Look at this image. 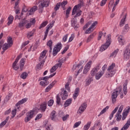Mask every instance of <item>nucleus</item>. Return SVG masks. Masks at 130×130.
<instances>
[{
	"label": "nucleus",
	"instance_id": "ddd939ff",
	"mask_svg": "<svg viewBox=\"0 0 130 130\" xmlns=\"http://www.w3.org/2000/svg\"><path fill=\"white\" fill-rule=\"evenodd\" d=\"M81 7H84V4H81V3H80L78 5H76L73 9L72 15L74 16V15H75V14L77 13V10H78V9H80Z\"/></svg>",
	"mask_w": 130,
	"mask_h": 130
},
{
	"label": "nucleus",
	"instance_id": "a878e982",
	"mask_svg": "<svg viewBox=\"0 0 130 130\" xmlns=\"http://www.w3.org/2000/svg\"><path fill=\"white\" fill-rule=\"evenodd\" d=\"M72 99H69L67 100L64 104V107L66 108V107H68V106H70V105H71V104H72Z\"/></svg>",
	"mask_w": 130,
	"mask_h": 130
},
{
	"label": "nucleus",
	"instance_id": "6e6552de",
	"mask_svg": "<svg viewBox=\"0 0 130 130\" xmlns=\"http://www.w3.org/2000/svg\"><path fill=\"white\" fill-rule=\"evenodd\" d=\"M35 112L34 111H30L28 112L26 114V117L25 118V122H28V121H30L31 120V118L33 117V115H34Z\"/></svg>",
	"mask_w": 130,
	"mask_h": 130
},
{
	"label": "nucleus",
	"instance_id": "a211bd4d",
	"mask_svg": "<svg viewBox=\"0 0 130 130\" xmlns=\"http://www.w3.org/2000/svg\"><path fill=\"white\" fill-rule=\"evenodd\" d=\"M130 125V118L127 120L126 123L121 128L120 130H126L129 127Z\"/></svg>",
	"mask_w": 130,
	"mask_h": 130
},
{
	"label": "nucleus",
	"instance_id": "bf43d9fd",
	"mask_svg": "<svg viewBox=\"0 0 130 130\" xmlns=\"http://www.w3.org/2000/svg\"><path fill=\"white\" fill-rule=\"evenodd\" d=\"M69 46L65 47L64 48V50L61 52L62 54H64V53H66V52H67V51H68V49H69Z\"/></svg>",
	"mask_w": 130,
	"mask_h": 130
},
{
	"label": "nucleus",
	"instance_id": "09e8293b",
	"mask_svg": "<svg viewBox=\"0 0 130 130\" xmlns=\"http://www.w3.org/2000/svg\"><path fill=\"white\" fill-rule=\"evenodd\" d=\"M48 22L47 21H44L40 25V26L39 27V29H41L42 28H43L44 27H45V26H46V25H47Z\"/></svg>",
	"mask_w": 130,
	"mask_h": 130
},
{
	"label": "nucleus",
	"instance_id": "b1692460",
	"mask_svg": "<svg viewBox=\"0 0 130 130\" xmlns=\"http://www.w3.org/2000/svg\"><path fill=\"white\" fill-rule=\"evenodd\" d=\"M47 106V103H44L43 104L41 105V107L40 108V110L44 112V111H45V110L46 109Z\"/></svg>",
	"mask_w": 130,
	"mask_h": 130
},
{
	"label": "nucleus",
	"instance_id": "c756f323",
	"mask_svg": "<svg viewBox=\"0 0 130 130\" xmlns=\"http://www.w3.org/2000/svg\"><path fill=\"white\" fill-rule=\"evenodd\" d=\"M58 68H59V66L57 64H56L51 69L50 73H54Z\"/></svg>",
	"mask_w": 130,
	"mask_h": 130
},
{
	"label": "nucleus",
	"instance_id": "423d86ee",
	"mask_svg": "<svg viewBox=\"0 0 130 130\" xmlns=\"http://www.w3.org/2000/svg\"><path fill=\"white\" fill-rule=\"evenodd\" d=\"M100 63L98 64L96 67H95L91 70L90 75L91 76H92V77H94V76H96V75L98 74V72H99L100 69H101V67H100Z\"/></svg>",
	"mask_w": 130,
	"mask_h": 130
},
{
	"label": "nucleus",
	"instance_id": "f704fd0d",
	"mask_svg": "<svg viewBox=\"0 0 130 130\" xmlns=\"http://www.w3.org/2000/svg\"><path fill=\"white\" fill-rule=\"evenodd\" d=\"M67 5H68V1H64L60 3V6L62 8L63 11L66 10V6H67Z\"/></svg>",
	"mask_w": 130,
	"mask_h": 130
},
{
	"label": "nucleus",
	"instance_id": "412c9836",
	"mask_svg": "<svg viewBox=\"0 0 130 130\" xmlns=\"http://www.w3.org/2000/svg\"><path fill=\"white\" fill-rule=\"evenodd\" d=\"M127 80H125L124 84H123V90L124 95H126L127 93Z\"/></svg>",
	"mask_w": 130,
	"mask_h": 130
},
{
	"label": "nucleus",
	"instance_id": "7c9ffc66",
	"mask_svg": "<svg viewBox=\"0 0 130 130\" xmlns=\"http://www.w3.org/2000/svg\"><path fill=\"white\" fill-rule=\"evenodd\" d=\"M44 62H45V59L43 60L40 63L37 65V69H41L44 65Z\"/></svg>",
	"mask_w": 130,
	"mask_h": 130
},
{
	"label": "nucleus",
	"instance_id": "58836bf2",
	"mask_svg": "<svg viewBox=\"0 0 130 130\" xmlns=\"http://www.w3.org/2000/svg\"><path fill=\"white\" fill-rule=\"evenodd\" d=\"M9 47H10V46L9 45V44L6 43L4 44V46L2 48V49L4 50V52L7 50V49H9Z\"/></svg>",
	"mask_w": 130,
	"mask_h": 130
},
{
	"label": "nucleus",
	"instance_id": "69168bd1",
	"mask_svg": "<svg viewBox=\"0 0 130 130\" xmlns=\"http://www.w3.org/2000/svg\"><path fill=\"white\" fill-rule=\"evenodd\" d=\"M103 36V32L102 31H100L99 34V37L98 38V40H100Z\"/></svg>",
	"mask_w": 130,
	"mask_h": 130
},
{
	"label": "nucleus",
	"instance_id": "052dcab7",
	"mask_svg": "<svg viewBox=\"0 0 130 130\" xmlns=\"http://www.w3.org/2000/svg\"><path fill=\"white\" fill-rule=\"evenodd\" d=\"M123 109V105H121L119 107L117 113H120V114L121 113V112H122Z\"/></svg>",
	"mask_w": 130,
	"mask_h": 130
},
{
	"label": "nucleus",
	"instance_id": "a18cd8bd",
	"mask_svg": "<svg viewBox=\"0 0 130 130\" xmlns=\"http://www.w3.org/2000/svg\"><path fill=\"white\" fill-rule=\"evenodd\" d=\"M118 40L120 45H124V42H123V40L122 39V37H119L118 38Z\"/></svg>",
	"mask_w": 130,
	"mask_h": 130
},
{
	"label": "nucleus",
	"instance_id": "39448f33",
	"mask_svg": "<svg viewBox=\"0 0 130 130\" xmlns=\"http://www.w3.org/2000/svg\"><path fill=\"white\" fill-rule=\"evenodd\" d=\"M123 58L125 61H130V49L128 47H126L123 52Z\"/></svg>",
	"mask_w": 130,
	"mask_h": 130
},
{
	"label": "nucleus",
	"instance_id": "6e6d98bb",
	"mask_svg": "<svg viewBox=\"0 0 130 130\" xmlns=\"http://www.w3.org/2000/svg\"><path fill=\"white\" fill-rule=\"evenodd\" d=\"M53 103H54V101H53V100H50L48 102V106H52V105H53Z\"/></svg>",
	"mask_w": 130,
	"mask_h": 130
},
{
	"label": "nucleus",
	"instance_id": "cd10ccee",
	"mask_svg": "<svg viewBox=\"0 0 130 130\" xmlns=\"http://www.w3.org/2000/svg\"><path fill=\"white\" fill-rule=\"evenodd\" d=\"M103 75H104V71L99 72V73H98L95 75L96 80H99V79H100V78H101V77H102V76H103Z\"/></svg>",
	"mask_w": 130,
	"mask_h": 130
},
{
	"label": "nucleus",
	"instance_id": "c03bdc74",
	"mask_svg": "<svg viewBox=\"0 0 130 130\" xmlns=\"http://www.w3.org/2000/svg\"><path fill=\"white\" fill-rule=\"evenodd\" d=\"M59 8H60V3H57L55 7L54 8V11L56 12L58 10H59Z\"/></svg>",
	"mask_w": 130,
	"mask_h": 130
},
{
	"label": "nucleus",
	"instance_id": "0eeeda50",
	"mask_svg": "<svg viewBox=\"0 0 130 130\" xmlns=\"http://www.w3.org/2000/svg\"><path fill=\"white\" fill-rule=\"evenodd\" d=\"M60 49H61V44L60 43L58 44L56 47H55L53 50L52 54L53 56H55L57 53L60 51Z\"/></svg>",
	"mask_w": 130,
	"mask_h": 130
},
{
	"label": "nucleus",
	"instance_id": "37998d69",
	"mask_svg": "<svg viewBox=\"0 0 130 130\" xmlns=\"http://www.w3.org/2000/svg\"><path fill=\"white\" fill-rule=\"evenodd\" d=\"M117 121H119L120 119H121V115H120V113H117V114L115 115Z\"/></svg>",
	"mask_w": 130,
	"mask_h": 130
},
{
	"label": "nucleus",
	"instance_id": "680f3d73",
	"mask_svg": "<svg viewBox=\"0 0 130 130\" xmlns=\"http://www.w3.org/2000/svg\"><path fill=\"white\" fill-rule=\"evenodd\" d=\"M74 38H75V34H72L69 38V42H72V41L74 40Z\"/></svg>",
	"mask_w": 130,
	"mask_h": 130
},
{
	"label": "nucleus",
	"instance_id": "72a5a7b5",
	"mask_svg": "<svg viewBox=\"0 0 130 130\" xmlns=\"http://www.w3.org/2000/svg\"><path fill=\"white\" fill-rule=\"evenodd\" d=\"M91 123H92V122L89 121L87 123V124L84 126L83 128V130H88L89 128H90V127L91 126Z\"/></svg>",
	"mask_w": 130,
	"mask_h": 130
},
{
	"label": "nucleus",
	"instance_id": "f3484780",
	"mask_svg": "<svg viewBox=\"0 0 130 130\" xmlns=\"http://www.w3.org/2000/svg\"><path fill=\"white\" fill-rule=\"evenodd\" d=\"M27 101V100L26 99H23L22 100L19 101L16 104V106L17 108V109H19L20 108V105H22V104H24L25 102Z\"/></svg>",
	"mask_w": 130,
	"mask_h": 130
},
{
	"label": "nucleus",
	"instance_id": "ea45409f",
	"mask_svg": "<svg viewBox=\"0 0 130 130\" xmlns=\"http://www.w3.org/2000/svg\"><path fill=\"white\" fill-rule=\"evenodd\" d=\"M27 77H28V73L25 72H23L20 76V78L23 79V80H25Z\"/></svg>",
	"mask_w": 130,
	"mask_h": 130
},
{
	"label": "nucleus",
	"instance_id": "8fccbe9b",
	"mask_svg": "<svg viewBox=\"0 0 130 130\" xmlns=\"http://www.w3.org/2000/svg\"><path fill=\"white\" fill-rule=\"evenodd\" d=\"M12 96V94H9V95H8L6 98L4 99V102L5 103H6V102H8V101H9V100H10V98H11V97Z\"/></svg>",
	"mask_w": 130,
	"mask_h": 130
},
{
	"label": "nucleus",
	"instance_id": "4c0bfd02",
	"mask_svg": "<svg viewBox=\"0 0 130 130\" xmlns=\"http://www.w3.org/2000/svg\"><path fill=\"white\" fill-rule=\"evenodd\" d=\"M109 109V106H107L105 108L102 110V111L101 112L100 114L98 115V116H100V115H102V114H104V113H105L106 112L107 110H108Z\"/></svg>",
	"mask_w": 130,
	"mask_h": 130
},
{
	"label": "nucleus",
	"instance_id": "2f4dec72",
	"mask_svg": "<svg viewBox=\"0 0 130 130\" xmlns=\"http://www.w3.org/2000/svg\"><path fill=\"white\" fill-rule=\"evenodd\" d=\"M52 27H53V23H51L50 25H47V28L45 31V35H48V32H49V29H51V28H52Z\"/></svg>",
	"mask_w": 130,
	"mask_h": 130
},
{
	"label": "nucleus",
	"instance_id": "4468645a",
	"mask_svg": "<svg viewBox=\"0 0 130 130\" xmlns=\"http://www.w3.org/2000/svg\"><path fill=\"white\" fill-rule=\"evenodd\" d=\"M19 2H16L14 5V10H15V13L18 15L20 14V11H21V8L19 7Z\"/></svg>",
	"mask_w": 130,
	"mask_h": 130
},
{
	"label": "nucleus",
	"instance_id": "5fc2aeb1",
	"mask_svg": "<svg viewBox=\"0 0 130 130\" xmlns=\"http://www.w3.org/2000/svg\"><path fill=\"white\" fill-rule=\"evenodd\" d=\"M11 113H12V115H13V116H12V118H14V116H16V113H17V109H15L12 110Z\"/></svg>",
	"mask_w": 130,
	"mask_h": 130
},
{
	"label": "nucleus",
	"instance_id": "1a4fd4ad",
	"mask_svg": "<svg viewBox=\"0 0 130 130\" xmlns=\"http://www.w3.org/2000/svg\"><path fill=\"white\" fill-rule=\"evenodd\" d=\"M86 108H87V103H84L83 104H81L77 111L78 114H82V113H83V112L86 110Z\"/></svg>",
	"mask_w": 130,
	"mask_h": 130
},
{
	"label": "nucleus",
	"instance_id": "9b49d317",
	"mask_svg": "<svg viewBox=\"0 0 130 130\" xmlns=\"http://www.w3.org/2000/svg\"><path fill=\"white\" fill-rule=\"evenodd\" d=\"M92 63V61H89L87 64L85 65L84 70L83 74L84 75H86L87 73H88L90 70V68H91V64Z\"/></svg>",
	"mask_w": 130,
	"mask_h": 130
},
{
	"label": "nucleus",
	"instance_id": "f03ea898",
	"mask_svg": "<svg viewBox=\"0 0 130 130\" xmlns=\"http://www.w3.org/2000/svg\"><path fill=\"white\" fill-rule=\"evenodd\" d=\"M115 67V63H113L111 66L109 67L107 69L108 72L105 74L106 78H111L114 76L115 74V71L113 70V69Z\"/></svg>",
	"mask_w": 130,
	"mask_h": 130
},
{
	"label": "nucleus",
	"instance_id": "c85d7f7f",
	"mask_svg": "<svg viewBox=\"0 0 130 130\" xmlns=\"http://www.w3.org/2000/svg\"><path fill=\"white\" fill-rule=\"evenodd\" d=\"M24 62H25V59H21L20 62V68L21 71H23V68H24V66L25 64Z\"/></svg>",
	"mask_w": 130,
	"mask_h": 130
},
{
	"label": "nucleus",
	"instance_id": "49530a36",
	"mask_svg": "<svg viewBox=\"0 0 130 130\" xmlns=\"http://www.w3.org/2000/svg\"><path fill=\"white\" fill-rule=\"evenodd\" d=\"M94 38V34L90 35L87 39L86 42L88 43L90 42V40H92V39Z\"/></svg>",
	"mask_w": 130,
	"mask_h": 130
},
{
	"label": "nucleus",
	"instance_id": "603ef678",
	"mask_svg": "<svg viewBox=\"0 0 130 130\" xmlns=\"http://www.w3.org/2000/svg\"><path fill=\"white\" fill-rule=\"evenodd\" d=\"M128 30H129V27H128V25L126 24L124 27L123 32H124L125 33H126L128 32Z\"/></svg>",
	"mask_w": 130,
	"mask_h": 130
},
{
	"label": "nucleus",
	"instance_id": "864d4df0",
	"mask_svg": "<svg viewBox=\"0 0 130 130\" xmlns=\"http://www.w3.org/2000/svg\"><path fill=\"white\" fill-rule=\"evenodd\" d=\"M125 16L121 20V21L120 22V27H122L123 25H124V20H125Z\"/></svg>",
	"mask_w": 130,
	"mask_h": 130
},
{
	"label": "nucleus",
	"instance_id": "13d9d810",
	"mask_svg": "<svg viewBox=\"0 0 130 130\" xmlns=\"http://www.w3.org/2000/svg\"><path fill=\"white\" fill-rule=\"evenodd\" d=\"M47 45H48V46H49V47H50V48H51V49H52V41L49 40L48 42V43H47Z\"/></svg>",
	"mask_w": 130,
	"mask_h": 130
},
{
	"label": "nucleus",
	"instance_id": "9d476101",
	"mask_svg": "<svg viewBox=\"0 0 130 130\" xmlns=\"http://www.w3.org/2000/svg\"><path fill=\"white\" fill-rule=\"evenodd\" d=\"M21 57V55H18L15 59V61L13 62L12 64V68L13 70H14V71H18V70H19V67L17 66V63H18V61H19V59H20Z\"/></svg>",
	"mask_w": 130,
	"mask_h": 130
},
{
	"label": "nucleus",
	"instance_id": "7ed1b4c3",
	"mask_svg": "<svg viewBox=\"0 0 130 130\" xmlns=\"http://www.w3.org/2000/svg\"><path fill=\"white\" fill-rule=\"evenodd\" d=\"M115 91H114L112 94V103H114L116 101V99L117 98V96H118L119 94H122V92H121V87H118L116 89Z\"/></svg>",
	"mask_w": 130,
	"mask_h": 130
},
{
	"label": "nucleus",
	"instance_id": "e2e57ef3",
	"mask_svg": "<svg viewBox=\"0 0 130 130\" xmlns=\"http://www.w3.org/2000/svg\"><path fill=\"white\" fill-rule=\"evenodd\" d=\"M82 11L79 10V11H78L77 14H76V15L75 16L74 18H77V17H80V16H81V15H82Z\"/></svg>",
	"mask_w": 130,
	"mask_h": 130
},
{
	"label": "nucleus",
	"instance_id": "4d7b16f0",
	"mask_svg": "<svg viewBox=\"0 0 130 130\" xmlns=\"http://www.w3.org/2000/svg\"><path fill=\"white\" fill-rule=\"evenodd\" d=\"M81 123H82V122L81 121H78L76 122L74 124V125L73 126L74 128H76V127H78V126H79V125H80V124H81Z\"/></svg>",
	"mask_w": 130,
	"mask_h": 130
},
{
	"label": "nucleus",
	"instance_id": "393cba45",
	"mask_svg": "<svg viewBox=\"0 0 130 130\" xmlns=\"http://www.w3.org/2000/svg\"><path fill=\"white\" fill-rule=\"evenodd\" d=\"M37 10H38V7L37 6H34L29 11V15H33V14H34V12H36V11H37Z\"/></svg>",
	"mask_w": 130,
	"mask_h": 130
},
{
	"label": "nucleus",
	"instance_id": "5701e85b",
	"mask_svg": "<svg viewBox=\"0 0 130 130\" xmlns=\"http://www.w3.org/2000/svg\"><path fill=\"white\" fill-rule=\"evenodd\" d=\"M50 118L52 120H55L56 118V112L52 111L50 114Z\"/></svg>",
	"mask_w": 130,
	"mask_h": 130
},
{
	"label": "nucleus",
	"instance_id": "bb28decb",
	"mask_svg": "<svg viewBox=\"0 0 130 130\" xmlns=\"http://www.w3.org/2000/svg\"><path fill=\"white\" fill-rule=\"evenodd\" d=\"M117 110H118V107H116L115 109L112 112L109 117L110 120H111V119H112V117H113L115 113H116V111H117Z\"/></svg>",
	"mask_w": 130,
	"mask_h": 130
},
{
	"label": "nucleus",
	"instance_id": "3c124183",
	"mask_svg": "<svg viewBox=\"0 0 130 130\" xmlns=\"http://www.w3.org/2000/svg\"><path fill=\"white\" fill-rule=\"evenodd\" d=\"M76 24H77V20L73 19L71 20V25L72 27H75L76 26Z\"/></svg>",
	"mask_w": 130,
	"mask_h": 130
},
{
	"label": "nucleus",
	"instance_id": "2eb2a0df",
	"mask_svg": "<svg viewBox=\"0 0 130 130\" xmlns=\"http://www.w3.org/2000/svg\"><path fill=\"white\" fill-rule=\"evenodd\" d=\"M34 33H35V29H32V31H28L26 34V37L29 40H31L34 36Z\"/></svg>",
	"mask_w": 130,
	"mask_h": 130
},
{
	"label": "nucleus",
	"instance_id": "0e129e2a",
	"mask_svg": "<svg viewBox=\"0 0 130 130\" xmlns=\"http://www.w3.org/2000/svg\"><path fill=\"white\" fill-rule=\"evenodd\" d=\"M40 85H41V86H47L48 85V83L46 82V81H41Z\"/></svg>",
	"mask_w": 130,
	"mask_h": 130
},
{
	"label": "nucleus",
	"instance_id": "a19ab883",
	"mask_svg": "<svg viewBox=\"0 0 130 130\" xmlns=\"http://www.w3.org/2000/svg\"><path fill=\"white\" fill-rule=\"evenodd\" d=\"M94 29L90 26L86 30L85 34H90L91 32H93Z\"/></svg>",
	"mask_w": 130,
	"mask_h": 130
},
{
	"label": "nucleus",
	"instance_id": "79ce46f5",
	"mask_svg": "<svg viewBox=\"0 0 130 130\" xmlns=\"http://www.w3.org/2000/svg\"><path fill=\"white\" fill-rule=\"evenodd\" d=\"M118 51H119V49H116V50H114V52H113L111 55L110 56H116V54H117V53H118Z\"/></svg>",
	"mask_w": 130,
	"mask_h": 130
},
{
	"label": "nucleus",
	"instance_id": "e433bc0d",
	"mask_svg": "<svg viewBox=\"0 0 130 130\" xmlns=\"http://www.w3.org/2000/svg\"><path fill=\"white\" fill-rule=\"evenodd\" d=\"M7 42H8V44L9 46V47H11V46L13 45V39L11 37H9L8 39Z\"/></svg>",
	"mask_w": 130,
	"mask_h": 130
},
{
	"label": "nucleus",
	"instance_id": "aec40b11",
	"mask_svg": "<svg viewBox=\"0 0 130 130\" xmlns=\"http://www.w3.org/2000/svg\"><path fill=\"white\" fill-rule=\"evenodd\" d=\"M129 109L130 108H128L127 110L125 111L122 113V120H124L126 118V116H127V114H128V113L129 112Z\"/></svg>",
	"mask_w": 130,
	"mask_h": 130
},
{
	"label": "nucleus",
	"instance_id": "f257e3e1",
	"mask_svg": "<svg viewBox=\"0 0 130 130\" xmlns=\"http://www.w3.org/2000/svg\"><path fill=\"white\" fill-rule=\"evenodd\" d=\"M111 44V35L110 34L107 35V38L106 40V42L105 44L101 46L100 51H104V50H106L108 47H109Z\"/></svg>",
	"mask_w": 130,
	"mask_h": 130
},
{
	"label": "nucleus",
	"instance_id": "4be33fe9",
	"mask_svg": "<svg viewBox=\"0 0 130 130\" xmlns=\"http://www.w3.org/2000/svg\"><path fill=\"white\" fill-rule=\"evenodd\" d=\"M80 93V88H77L75 89V92L73 94V98L75 100L77 99L78 96H79V93Z\"/></svg>",
	"mask_w": 130,
	"mask_h": 130
},
{
	"label": "nucleus",
	"instance_id": "de8ad7c7",
	"mask_svg": "<svg viewBox=\"0 0 130 130\" xmlns=\"http://www.w3.org/2000/svg\"><path fill=\"white\" fill-rule=\"evenodd\" d=\"M92 81H93V77H89L86 83L87 86H89V85L91 84V82H92Z\"/></svg>",
	"mask_w": 130,
	"mask_h": 130
},
{
	"label": "nucleus",
	"instance_id": "338daca9",
	"mask_svg": "<svg viewBox=\"0 0 130 130\" xmlns=\"http://www.w3.org/2000/svg\"><path fill=\"white\" fill-rule=\"evenodd\" d=\"M47 52V51L46 50L43 51L41 54V56H43V57H45Z\"/></svg>",
	"mask_w": 130,
	"mask_h": 130
},
{
	"label": "nucleus",
	"instance_id": "6ab92c4d",
	"mask_svg": "<svg viewBox=\"0 0 130 130\" xmlns=\"http://www.w3.org/2000/svg\"><path fill=\"white\" fill-rule=\"evenodd\" d=\"M68 91L67 90H64L61 92V97L62 100H66L68 98Z\"/></svg>",
	"mask_w": 130,
	"mask_h": 130
},
{
	"label": "nucleus",
	"instance_id": "20e7f679",
	"mask_svg": "<svg viewBox=\"0 0 130 130\" xmlns=\"http://www.w3.org/2000/svg\"><path fill=\"white\" fill-rule=\"evenodd\" d=\"M49 6V0H45L42 2L39 5V13H42L43 12V8H47Z\"/></svg>",
	"mask_w": 130,
	"mask_h": 130
},
{
	"label": "nucleus",
	"instance_id": "774afa93",
	"mask_svg": "<svg viewBox=\"0 0 130 130\" xmlns=\"http://www.w3.org/2000/svg\"><path fill=\"white\" fill-rule=\"evenodd\" d=\"M56 103L57 104H59L60 103V98H59L58 95H57L56 97Z\"/></svg>",
	"mask_w": 130,
	"mask_h": 130
},
{
	"label": "nucleus",
	"instance_id": "dca6fc26",
	"mask_svg": "<svg viewBox=\"0 0 130 130\" xmlns=\"http://www.w3.org/2000/svg\"><path fill=\"white\" fill-rule=\"evenodd\" d=\"M56 84V81H54L51 83L45 89V92H49L51 89V88Z\"/></svg>",
	"mask_w": 130,
	"mask_h": 130
},
{
	"label": "nucleus",
	"instance_id": "c9c22d12",
	"mask_svg": "<svg viewBox=\"0 0 130 130\" xmlns=\"http://www.w3.org/2000/svg\"><path fill=\"white\" fill-rule=\"evenodd\" d=\"M66 58H63L59 60V63H57V64L59 66V68H61V66H62V63L66 61Z\"/></svg>",
	"mask_w": 130,
	"mask_h": 130
},
{
	"label": "nucleus",
	"instance_id": "473e14b6",
	"mask_svg": "<svg viewBox=\"0 0 130 130\" xmlns=\"http://www.w3.org/2000/svg\"><path fill=\"white\" fill-rule=\"evenodd\" d=\"M13 20H14L13 16H9L8 18V22L7 23V25H8V26H10V25L13 23Z\"/></svg>",
	"mask_w": 130,
	"mask_h": 130
},
{
	"label": "nucleus",
	"instance_id": "f8f14e48",
	"mask_svg": "<svg viewBox=\"0 0 130 130\" xmlns=\"http://www.w3.org/2000/svg\"><path fill=\"white\" fill-rule=\"evenodd\" d=\"M35 23H36V19L35 18H31L30 19V22H27L26 24L25 28H26V29H29L32 25H35Z\"/></svg>",
	"mask_w": 130,
	"mask_h": 130
}]
</instances>
